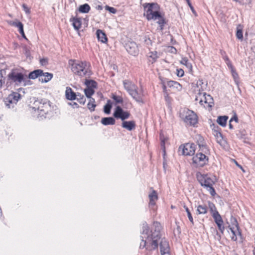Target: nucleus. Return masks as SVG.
Returning <instances> with one entry per match:
<instances>
[{"instance_id":"obj_59","label":"nucleus","mask_w":255,"mask_h":255,"mask_svg":"<svg viewBox=\"0 0 255 255\" xmlns=\"http://www.w3.org/2000/svg\"><path fill=\"white\" fill-rule=\"evenodd\" d=\"M184 75V71L180 69V70H177V76L178 77H181Z\"/></svg>"},{"instance_id":"obj_35","label":"nucleus","mask_w":255,"mask_h":255,"mask_svg":"<svg viewBox=\"0 0 255 255\" xmlns=\"http://www.w3.org/2000/svg\"><path fill=\"white\" fill-rule=\"evenodd\" d=\"M204 103L207 104V107H212L214 104L213 98L210 95L207 94Z\"/></svg>"},{"instance_id":"obj_16","label":"nucleus","mask_w":255,"mask_h":255,"mask_svg":"<svg viewBox=\"0 0 255 255\" xmlns=\"http://www.w3.org/2000/svg\"><path fill=\"white\" fill-rule=\"evenodd\" d=\"M200 142L199 141H198V145L199 147V151H200V152H202L203 154H205V155H207L210 154V150L208 149L207 145L206 144H204V143L202 141H203V139L202 137L200 138Z\"/></svg>"},{"instance_id":"obj_47","label":"nucleus","mask_w":255,"mask_h":255,"mask_svg":"<svg viewBox=\"0 0 255 255\" xmlns=\"http://www.w3.org/2000/svg\"><path fill=\"white\" fill-rule=\"evenodd\" d=\"M212 216L214 219L215 222L222 219V217L218 212H215V213H213Z\"/></svg>"},{"instance_id":"obj_58","label":"nucleus","mask_w":255,"mask_h":255,"mask_svg":"<svg viewBox=\"0 0 255 255\" xmlns=\"http://www.w3.org/2000/svg\"><path fill=\"white\" fill-rule=\"evenodd\" d=\"M188 5L189 6L191 10H192V11L193 12V13H194L195 14H196V12H195V11L194 9V7H193V6L192 5L190 1V0H187V1H186Z\"/></svg>"},{"instance_id":"obj_51","label":"nucleus","mask_w":255,"mask_h":255,"mask_svg":"<svg viewBox=\"0 0 255 255\" xmlns=\"http://www.w3.org/2000/svg\"><path fill=\"white\" fill-rule=\"evenodd\" d=\"M218 142L220 143L223 139L222 134L220 132H217L216 134Z\"/></svg>"},{"instance_id":"obj_27","label":"nucleus","mask_w":255,"mask_h":255,"mask_svg":"<svg viewBox=\"0 0 255 255\" xmlns=\"http://www.w3.org/2000/svg\"><path fill=\"white\" fill-rule=\"evenodd\" d=\"M8 99H11L14 104H16L18 101L21 98V95L17 92H12L8 96Z\"/></svg>"},{"instance_id":"obj_25","label":"nucleus","mask_w":255,"mask_h":255,"mask_svg":"<svg viewBox=\"0 0 255 255\" xmlns=\"http://www.w3.org/2000/svg\"><path fill=\"white\" fill-rule=\"evenodd\" d=\"M166 85L170 88L176 89L178 90H180L182 88L181 85L179 83L174 81H167Z\"/></svg>"},{"instance_id":"obj_40","label":"nucleus","mask_w":255,"mask_h":255,"mask_svg":"<svg viewBox=\"0 0 255 255\" xmlns=\"http://www.w3.org/2000/svg\"><path fill=\"white\" fill-rule=\"evenodd\" d=\"M85 94L88 98H91V96L94 93V90L92 88H87L84 90Z\"/></svg>"},{"instance_id":"obj_9","label":"nucleus","mask_w":255,"mask_h":255,"mask_svg":"<svg viewBox=\"0 0 255 255\" xmlns=\"http://www.w3.org/2000/svg\"><path fill=\"white\" fill-rule=\"evenodd\" d=\"M195 151V147L193 143H188L179 148V152L184 155H192Z\"/></svg>"},{"instance_id":"obj_53","label":"nucleus","mask_w":255,"mask_h":255,"mask_svg":"<svg viewBox=\"0 0 255 255\" xmlns=\"http://www.w3.org/2000/svg\"><path fill=\"white\" fill-rule=\"evenodd\" d=\"M106 7L107 10H109L110 12L112 13H115L117 11V10L113 7L106 6Z\"/></svg>"},{"instance_id":"obj_18","label":"nucleus","mask_w":255,"mask_h":255,"mask_svg":"<svg viewBox=\"0 0 255 255\" xmlns=\"http://www.w3.org/2000/svg\"><path fill=\"white\" fill-rule=\"evenodd\" d=\"M65 96L68 100L72 101L76 100L77 94L73 91L70 87H67L65 91Z\"/></svg>"},{"instance_id":"obj_30","label":"nucleus","mask_w":255,"mask_h":255,"mask_svg":"<svg viewBox=\"0 0 255 255\" xmlns=\"http://www.w3.org/2000/svg\"><path fill=\"white\" fill-rule=\"evenodd\" d=\"M90 10V6L87 3L80 5L79 7V11L81 13H88Z\"/></svg>"},{"instance_id":"obj_56","label":"nucleus","mask_w":255,"mask_h":255,"mask_svg":"<svg viewBox=\"0 0 255 255\" xmlns=\"http://www.w3.org/2000/svg\"><path fill=\"white\" fill-rule=\"evenodd\" d=\"M154 226L157 228V230H158V231H156V230L155 231V232L156 231V232H159V230L160 229V224L159 223L157 222H154Z\"/></svg>"},{"instance_id":"obj_17","label":"nucleus","mask_w":255,"mask_h":255,"mask_svg":"<svg viewBox=\"0 0 255 255\" xmlns=\"http://www.w3.org/2000/svg\"><path fill=\"white\" fill-rule=\"evenodd\" d=\"M122 126L123 128H126L129 131H131L135 128L136 125L134 121H124L122 123Z\"/></svg>"},{"instance_id":"obj_55","label":"nucleus","mask_w":255,"mask_h":255,"mask_svg":"<svg viewBox=\"0 0 255 255\" xmlns=\"http://www.w3.org/2000/svg\"><path fill=\"white\" fill-rule=\"evenodd\" d=\"M68 104L71 106L73 108H78L79 107L78 105L76 102H68Z\"/></svg>"},{"instance_id":"obj_38","label":"nucleus","mask_w":255,"mask_h":255,"mask_svg":"<svg viewBox=\"0 0 255 255\" xmlns=\"http://www.w3.org/2000/svg\"><path fill=\"white\" fill-rule=\"evenodd\" d=\"M183 207L187 214V216L190 222L192 223V225H194L193 219L189 209L185 205L183 206Z\"/></svg>"},{"instance_id":"obj_37","label":"nucleus","mask_w":255,"mask_h":255,"mask_svg":"<svg viewBox=\"0 0 255 255\" xmlns=\"http://www.w3.org/2000/svg\"><path fill=\"white\" fill-rule=\"evenodd\" d=\"M216 224L217 225L220 231L223 234L225 229L224 226L223 225V221L222 219L215 222Z\"/></svg>"},{"instance_id":"obj_2","label":"nucleus","mask_w":255,"mask_h":255,"mask_svg":"<svg viewBox=\"0 0 255 255\" xmlns=\"http://www.w3.org/2000/svg\"><path fill=\"white\" fill-rule=\"evenodd\" d=\"M160 239V233L155 231L151 234V236L142 237L139 247L140 249L145 248L149 251L154 250L157 249Z\"/></svg>"},{"instance_id":"obj_29","label":"nucleus","mask_w":255,"mask_h":255,"mask_svg":"<svg viewBox=\"0 0 255 255\" xmlns=\"http://www.w3.org/2000/svg\"><path fill=\"white\" fill-rule=\"evenodd\" d=\"M96 107L95 104V100L93 98H89V101L87 104V107L91 112H93Z\"/></svg>"},{"instance_id":"obj_36","label":"nucleus","mask_w":255,"mask_h":255,"mask_svg":"<svg viewBox=\"0 0 255 255\" xmlns=\"http://www.w3.org/2000/svg\"><path fill=\"white\" fill-rule=\"evenodd\" d=\"M148 57L149 58L151 59V60H149V61L152 63H154L156 61L157 56V53L156 51L151 52L149 53Z\"/></svg>"},{"instance_id":"obj_54","label":"nucleus","mask_w":255,"mask_h":255,"mask_svg":"<svg viewBox=\"0 0 255 255\" xmlns=\"http://www.w3.org/2000/svg\"><path fill=\"white\" fill-rule=\"evenodd\" d=\"M144 42L146 46L148 47L152 44L151 40L149 38H145Z\"/></svg>"},{"instance_id":"obj_45","label":"nucleus","mask_w":255,"mask_h":255,"mask_svg":"<svg viewBox=\"0 0 255 255\" xmlns=\"http://www.w3.org/2000/svg\"><path fill=\"white\" fill-rule=\"evenodd\" d=\"M110 101H108V103L104 106V112L106 114H109L110 113L112 106L109 104Z\"/></svg>"},{"instance_id":"obj_22","label":"nucleus","mask_w":255,"mask_h":255,"mask_svg":"<svg viewBox=\"0 0 255 255\" xmlns=\"http://www.w3.org/2000/svg\"><path fill=\"white\" fill-rule=\"evenodd\" d=\"M43 71L40 69L35 70L32 72H31L29 74L28 77L29 79H35L38 77L40 78L42 75Z\"/></svg>"},{"instance_id":"obj_41","label":"nucleus","mask_w":255,"mask_h":255,"mask_svg":"<svg viewBox=\"0 0 255 255\" xmlns=\"http://www.w3.org/2000/svg\"><path fill=\"white\" fill-rule=\"evenodd\" d=\"M160 139L161 140V146L163 150L164 154H165V143L166 138L163 136V135L162 134H160Z\"/></svg>"},{"instance_id":"obj_6","label":"nucleus","mask_w":255,"mask_h":255,"mask_svg":"<svg viewBox=\"0 0 255 255\" xmlns=\"http://www.w3.org/2000/svg\"><path fill=\"white\" fill-rule=\"evenodd\" d=\"M181 118L184 122L190 126H195L197 123L198 118L196 114L192 111L186 109L181 114Z\"/></svg>"},{"instance_id":"obj_60","label":"nucleus","mask_w":255,"mask_h":255,"mask_svg":"<svg viewBox=\"0 0 255 255\" xmlns=\"http://www.w3.org/2000/svg\"><path fill=\"white\" fill-rule=\"evenodd\" d=\"M235 121L236 123L238 122V118L236 115H234V116L231 118L230 121V122L231 123L232 121Z\"/></svg>"},{"instance_id":"obj_31","label":"nucleus","mask_w":255,"mask_h":255,"mask_svg":"<svg viewBox=\"0 0 255 255\" xmlns=\"http://www.w3.org/2000/svg\"><path fill=\"white\" fill-rule=\"evenodd\" d=\"M85 84L88 88H95L97 86V82L92 80H86Z\"/></svg>"},{"instance_id":"obj_10","label":"nucleus","mask_w":255,"mask_h":255,"mask_svg":"<svg viewBox=\"0 0 255 255\" xmlns=\"http://www.w3.org/2000/svg\"><path fill=\"white\" fill-rule=\"evenodd\" d=\"M114 117L117 119H121L123 122L130 116V113L128 111H124L120 106L116 107L113 114Z\"/></svg>"},{"instance_id":"obj_63","label":"nucleus","mask_w":255,"mask_h":255,"mask_svg":"<svg viewBox=\"0 0 255 255\" xmlns=\"http://www.w3.org/2000/svg\"><path fill=\"white\" fill-rule=\"evenodd\" d=\"M4 80H2V78H1V77H0V89L1 88V87H2V85H3V84H4Z\"/></svg>"},{"instance_id":"obj_43","label":"nucleus","mask_w":255,"mask_h":255,"mask_svg":"<svg viewBox=\"0 0 255 255\" xmlns=\"http://www.w3.org/2000/svg\"><path fill=\"white\" fill-rule=\"evenodd\" d=\"M231 68L232 76L234 79L235 82L237 84H238V79H239L238 75L232 66H231Z\"/></svg>"},{"instance_id":"obj_1","label":"nucleus","mask_w":255,"mask_h":255,"mask_svg":"<svg viewBox=\"0 0 255 255\" xmlns=\"http://www.w3.org/2000/svg\"><path fill=\"white\" fill-rule=\"evenodd\" d=\"M143 7L145 11L144 15L148 20H158L159 24H164V20L159 11V6L157 3H145Z\"/></svg>"},{"instance_id":"obj_52","label":"nucleus","mask_w":255,"mask_h":255,"mask_svg":"<svg viewBox=\"0 0 255 255\" xmlns=\"http://www.w3.org/2000/svg\"><path fill=\"white\" fill-rule=\"evenodd\" d=\"M40 63L41 65L45 66L48 64V59L47 58H42L40 60Z\"/></svg>"},{"instance_id":"obj_44","label":"nucleus","mask_w":255,"mask_h":255,"mask_svg":"<svg viewBox=\"0 0 255 255\" xmlns=\"http://www.w3.org/2000/svg\"><path fill=\"white\" fill-rule=\"evenodd\" d=\"M208 206L209 208H210V211L212 214H213V213H215V212H218L216 210L215 205L213 203L209 202Z\"/></svg>"},{"instance_id":"obj_4","label":"nucleus","mask_w":255,"mask_h":255,"mask_svg":"<svg viewBox=\"0 0 255 255\" xmlns=\"http://www.w3.org/2000/svg\"><path fill=\"white\" fill-rule=\"evenodd\" d=\"M196 177L201 185L206 188L212 196H214L216 194V191L213 187L214 182L210 177L199 172L197 173Z\"/></svg>"},{"instance_id":"obj_23","label":"nucleus","mask_w":255,"mask_h":255,"mask_svg":"<svg viewBox=\"0 0 255 255\" xmlns=\"http://www.w3.org/2000/svg\"><path fill=\"white\" fill-rule=\"evenodd\" d=\"M53 77V74L48 72L44 73L43 72L42 75L39 78V80L41 82L46 83L50 81Z\"/></svg>"},{"instance_id":"obj_64","label":"nucleus","mask_w":255,"mask_h":255,"mask_svg":"<svg viewBox=\"0 0 255 255\" xmlns=\"http://www.w3.org/2000/svg\"><path fill=\"white\" fill-rule=\"evenodd\" d=\"M166 86H167L166 83H165V82H163L162 83V87H163V89L164 91H165Z\"/></svg>"},{"instance_id":"obj_12","label":"nucleus","mask_w":255,"mask_h":255,"mask_svg":"<svg viewBox=\"0 0 255 255\" xmlns=\"http://www.w3.org/2000/svg\"><path fill=\"white\" fill-rule=\"evenodd\" d=\"M125 48L127 51L133 56L137 55L138 53V48L137 44L134 42H128L126 43Z\"/></svg>"},{"instance_id":"obj_57","label":"nucleus","mask_w":255,"mask_h":255,"mask_svg":"<svg viewBox=\"0 0 255 255\" xmlns=\"http://www.w3.org/2000/svg\"><path fill=\"white\" fill-rule=\"evenodd\" d=\"M22 7H23V10L25 11V12L26 13H30V10L25 4H22Z\"/></svg>"},{"instance_id":"obj_28","label":"nucleus","mask_w":255,"mask_h":255,"mask_svg":"<svg viewBox=\"0 0 255 255\" xmlns=\"http://www.w3.org/2000/svg\"><path fill=\"white\" fill-rule=\"evenodd\" d=\"M181 64L184 65L189 72H191L192 70V64L189 62L187 58H183L180 61Z\"/></svg>"},{"instance_id":"obj_3","label":"nucleus","mask_w":255,"mask_h":255,"mask_svg":"<svg viewBox=\"0 0 255 255\" xmlns=\"http://www.w3.org/2000/svg\"><path fill=\"white\" fill-rule=\"evenodd\" d=\"M69 64L71 66L72 72L76 75L83 77L89 75L87 63L85 61H79L74 60H70Z\"/></svg>"},{"instance_id":"obj_46","label":"nucleus","mask_w":255,"mask_h":255,"mask_svg":"<svg viewBox=\"0 0 255 255\" xmlns=\"http://www.w3.org/2000/svg\"><path fill=\"white\" fill-rule=\"evenodd\" d=\"M230 221L233 226H235L237 229H239V224L237 222V219L235 218L232 216L231 218Z\"/></svg>"},{"instance_id":"obj_34","label":"nucleus","mask_w":255,"mask_h":255,"mask_svg":"<svg viewBox=\"0 0 255 255\" xmlns=\"http://www.w3.org/2000/svg\"><path fill=\"white\" fill-rule=\"evenodd\" d=\"M207 83H206L204 84L203 80H199L196 84V90L200 89V91L202 92L204 90V88H205L207 87Z\"/></svg>"},{"instance_id":"obj_42","label":"nucleus","mask_w":255,"mask_h":255,"mask_svg":"<svg viewBox=\"0 0 255 255\" xmlns=\"http://www.w3.org/2000/svg\"><path fill=\"white\" fill-rule=\"evenodd\" d=\"M4 102L5 104L8 108L13 107L14 105H15V104H14V103L13 102V101H12V100H11V99H8V97H7L4 100Z\"/></svg>"},{"instance_id":"obj_24","label":"nucleus","mask_w":255,"mask_h":255,"mask_svg":"<svg viewBox=\"0 0 255 255\" xmlns=\"http://www.w3.org/2000/svg\"><path fill=\"white\" fill-rule=\"evenodd\" d=\"M116 121L113 117L103 118L101 120V123L105 126L114 125L115 124Z\"/></svg>"},{"instance_id":"obj_21","label":"nucleus","mask_w":255,"mask_h":255,"mask_svg":"<svg viewBox=\"0 0 255 255\" xmlns=\"http://www.w3.org/2000/svg\"><path fill=\"white\" fill-rule=\"evenodd\" d=\"M149 198V206H154L155 205V201L158 199V196L156 192L153 190L152 192L148 195Z\"/></svg>"},{"instance_id":"obj_7","label":"nucleus","mask_w":255,"mask_h":255,"mask_svg":"<svg viewBox=\"0 0 255 255\" xmlns=\"http://www.w3.org/2000/svg\"><path fill=\"white\" fill-rule=\"evenodd\" d=\"M208 162V157L202 152H199L192 157V164L196 167H203Z\"/></svg>"},{"instance_id":"obj_14","label":"nucleus","mask_w":255,"mask_h":255,"mask_svg":"<svg viewBox=\"0 0 255 255\" xmlns=\"http://www.w3.org/2000/svg\"><path fill=\"white\" fill-rule=\"evenodd\" d=\"M194 91L196 94L195 101H198L201 105H204L205 107L204 101H205L207 94L205 92L201 91L200 89L194 90Z\"/></svg>"},{"instance_id":"obj_61","label":"nucleus","mask_w":255,"mask_h":255,"mask_svg":"<svg viewBox=\"0 0 255 255\" xmlns=\"http://www.w3.org/2000/svg\"><path fill=\"white\" fill-rule=\"evenodd\" d=\"M237 232H236L237 237L239 236L242 239V233H241V230H240V227H239V229H237Z\"/></svg>"},{"instance_id":"obj_5","label":"nucleus","mask_w":255,"mask_h":255,"mask_svg":"<svg viewBox=\"0 0 255 255\" xmlns=\"http://www.w3.org/2000/svg\"><path fill=\"white\" fill-rule=\"evenodd\" d=\"M123 84L125 89L136 102L142 101L141 95L137 92V87L134 83L129 80H125L123 81Z\"/></svg>"},{"instance_id":"obj_49","label":"nucleus","mask_w":255,"mask_h":255,"mask_svg":"<svg viewBox=\"0 0 255 255\" xmlns=\"http://www.w3.org/2000/svg\"><path fill=\"white\" fill-rule=\"evenodd\" d=\"M113 99L117 104L122 103L123 102V98L121 97L114 95Z\"/></svg>"},{"instance_id":"obj_19","label":"nucleus","mask_w":255,"mask_h":255,"mask_svg":"<svg viewBox=\"0 0 255 255\" xmlns=\"http://www.w3.org/2000/svg\"><path fill=\"white\" fill-rule=\"evenodd\" d=\"M96 35L99 41L102 43H106L107 41L106 35L103 30L98 29L96 31Z\"/></svg>"},{"instance_id":"obj_8","label":"nucleus","mask_w":255,"mask_h":255,"mask_svg":"<svg viewBox=\"0 0 255 255\" xmlns=\"http://www.w3.org/2000/svg\"><path fill=\"white\" fill-rule=\"evenodd\" d=\"M33 105V109L35 110H37L45 114L48 112L50 107L49 101L46 99L36 100Z\"/></svg>"},{"instance_id":"obj_15","label":"nucleus","mask_w":255,"mask_h":255,"mask_svg":"<svg viewBox=\"0 0 255 255\" xmlns=\"http://www.w3.org/2000/svg\"><path fill=\"white\" fill-rule=\"evenodd\" d=\"M9 23L14 26L17 27L18 28L19 32L21 35L22 37L27 39L23 30V25L19 21H10Z\"/></svg>"},{"instance_id":"obj_50","label":"nucleus","mask_w":255,"mask_h":255,"mask_svg":"<svg viewBox=\"0 0 255 255\" xmlns=\"http://www.w3.org/2000/svg\"><path fill=\"white\" fill-rule=\"evenodd\" d=\"M230 229L233 234V236L231 237L232 240H233L234 241H236L237 240L236 232L235 231H234V228L230 227Z\"/></svg>"},{"instance_id":"obj_33","label":"nucleus","mask_w":255,"mask_h":255,"mask_svg":"<svg viewBox=\"0 0 255 255\" xmlns=\"http://www.w3.org/2000/svg\"><path fill=\"white\" fill-rule=\"evenodd\" d=\"M228 118L227 116H220L218 118L217 122L220 126L225 127Z\"/></svg>"},{"instance_id":"obj_26","label":"nucleus","mask_w":255,"mask_h":255,"mask_svg":"<svg viewBox=\"0 0 255 255\" xmlns=\"http://www.w3.org/2000/svg\"><path fill=\"white\" fill-rule=\"evenodd\" d=\"M70 21L72 22V25L76 30H79L81 27V21L80 18L72 17Z\"/></svg>"},{"instance_id":"obj_32","label":"nucleus","mask_w":255,"mask_h":255,"mask_svg":"<svg viewBox=\"0 0 255 255\" xmlns=\"http://www.w3.org/2000/svg\"><path fill=\"white\" fill-rule=\"evenodd\" d=\"M197 212L198 214H205L207 213V207L206 205H200L197 207Z\"/></svg>"},{"instance_id":"obj_20","label":"nucleus","mask_w":255,"mask_h":255,"mask_svg":"<svg viewBox=\"0 0 255 255\" xmlns=\"http://www.w3.org/2000/svg\"><path fill=\"white\" fill-rule=\"evenodd\" d=\"M152 231L150 230L147 224L146 223H144L142 225V236H141V239H142V237H147L151 236Z\"/></svg>"},{"instance_id":"obj_39","label":"nucleus","mask_w":255,"mask_h":255,"mask_svg":"<svg viewBox=\"0 0 255 255\" xmlns=\"http://www.w3.org/2000/svg\"><path fill=\"white\" fill-rule=\"evenodd\" d=\"M76 100H77L80 104L83 105H84L86 102V99L85 98L84 96L83 95H81L78 93L77 94Z\"/></svg>"},{"instance_id":"obj_62","label":"nucleus","mask_w":255,"mask_h":255,"mask_svg":"<svg viewBox=\"0 0 255 255\" xmlns=\"http://www.w3.org/2000/svg\"><path fill=\"white\" fill-rule=\"evenodd\" d=\"M176 49L173 46L170 47V51L171 53H175L176 52Z\"/></svg>"},{"instance_id":"obj_11","label":"nucleus","mask_w":255,"mask_h":255,"mask_svg":"<svg viewBox=\"0 0 255 255\" xmlns=\"http://www.w3.org/2000/svg\"><path fill=\"white\" fill-rule=\"evenodd\" d=\"M8 79L18 85L23 81L24 76L21 73L12 71L8 74Z\"/></svg>"},{"instance_id":"obj_48","label":"nucleus","mask_w":255,"mask_h":255,"mask_svg":"<svg viewBox=\"0 0 255 255\" xmlns=\"http://www.w3.org/2000/svg\"><path fill=\"white\" fill-rule=\"evenodd\" d=\"M236 36L239 39L243 40V31L241 29H239L238 28L237 33H236Z\"/></svg>"},{"instance_id":"obj_13","label":"nucleus","mask_w":255,"mask_h":255,"mask_svg":"<svg viewBox=\"0 0 255 255\" xmlns=\"http://www.w3.org/2000/svg\"><path fill=\"white\" fill-rule=\"evenodd\" d=\"M160 248L161 255H170L169 244L165 238L161 239Z\"/></svg>"}]
</instances>
